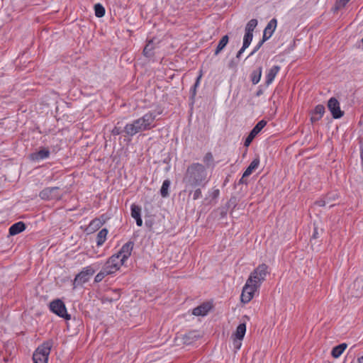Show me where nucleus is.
<instances>
[{"mask_svg": "<svg viewBox=\"0 0 363 363\" xmlns=\"http://www.w3.org/2000/svg\"><path fill=\"white\" fill-rule=\"evenodd\" d=\"M182 182L184 184V191H186L188 189L205 186L208 182L205 166L199 162H194L188 166Z\"/></svg>", "mask_w": 363, "mask_h": 363, "instance_id": "nucleus-1", "label": "nucleus"}, {"mask_svg": "<svg viewBox=\"0 0 363 363\" xmlns=\"http://www.w3.org/2000/svg\"><path fill=\"white\" fill-rule=\"evenodd\" d=\"M161 112L160 111H151L146 113L142 117L133 121L132 123H127L124 126L125 135L133 137L140 132L153 128L155 126L154 122L157 116Z\"/></svg>", "mask_w": 363, "mask_h": 363, "instance_id": "nucleus-2", "label": "nucleus"}, {"mask_svg": "<svg viewBox=\"0 0 363 363\" xmlns=\"http://www.w3.org/2000/svg\"><path fill=\"white\" fill-rule=\"evenodd\" d=\"M52 345V340H48L40 345L33 354L34 363H48V357Z\"/></svg>", "mask_w": 363, "mask_h": 363, "instance_id": "nucleus-3", "label": "nucleus"}, {"mask_svg": "<svg viewBox=\"0 0 363 363\" xmlns=\"http://www.w3.org/2000/svg\"><path fill=\"white\" fill-rule=\"evenodd\" d=\"M268 274V266L261 264L251 272L248 278L249 283H254L255 288H259Z\"/></svg>", "mask_w": 363, "mask_h": 363, "instance_id": "nucleus-4", "label": "nucleus"}, {"mask_svg": "<svg viewBox=\"0 0 363 363\" xmlns=\"http://www.w3.org/2000/svg\"><path fill=\"white\" fill-rule=\"evenodd\" d=\"M94 273L95 270L91 266L84 267L82 272L76 275L73 281L74 288L87 282Z\"/></svg>", "mask_w": 363, "mask_h": 363, "instance_id": "nucleus-5", "label": "nucleus"}, {"mask_svg": "<svg viewBox=\"0 0 363 363\" xmlns=\"http://www.w3.org/2000/svg\"><path fill=\"white\" fill-rule=\"evenodd\" d=\"M50 309L52 313L66 320H69L71 318L67 312L65 303L60 299L52 301L50 303Z\"/></svg>", "mask_w": 363, "mask_h": 363, "instance_id": "nucleus-6", "label": "nucleus"}, {"mask_svg": "<svg viewBox=\"0 0 363 363\" xmlns=\"http://www.w3.org/2000/svg\"><path fill=\"white\" fill-rule=\"evenodd\" d=\"M59 189L57 186L45 188L39 193V196L43 200H60L62 195L59 193Z\"/></svg>", "mask_w": 363, "mask_h": 363, "instance_id": "nucleus-7", "label": "nucleus"}, {"mask_svg": "<svg viewBox=\"0 0 363 363\" xmlns=\"http://www.w3.org/2000/svg\"><path fill=\"white\" fill-rule=\"evenodd\" d=\"M254 283H249L247 279L245 285L244 286L241 294V301L244 303H247L253 298L254 294L259 288H255Z\"/></svg>", "mask_w": 363, "mask_h": 363, "instance_id": "nucleus-8", "label": "nucleus"}, {"mask_svg": "<svg viewBox=\"0 0 363 363\" xmlns=\"http://www.w3.org/2000/svg\"><path fill=\"white\" fill-rule=\"evenodd\" d=\"M327 106L333 118L338 119L343 116L344 111H341L340 102L336 98L331 97L328 100Z\"/></svg>", "mask_w": 363, "mask_h": 363, "instance_id": "nucleus-9", "label": "nucleus"}, {"mask_svg": "<svg viewBox=\"0 0 363 363\" xmlns=\"http://www.w3.org/2000/svg\"><path fill=\"white\" fill-rule=\"evenodd\" d=\"M50 152L48 148L42 147L38 151L31 153L29 155V159L34 162L47 159L50 157Z\"/></svg>", "mask_w": 363, "mask_h": 363, "instance_id": "nucleus-10", "label": "nucleus"}, {"mask_svg": "<svg viewBox=\"0 0 363 363\" xmlns=\"http://www.w3.org/2000/svg\"><path fill=\"white\" fill-rule=\"evenodd\" d=\"M277 25V21L276 18H272L267 25L264 30L262 38L264 40H267L271 38L273 33L274 32Z\"/></svg>", "mask_w": 363, "mask_h": 363, "instance_id": "nucleus-11", "label": "nucleus"}, {"mask_svg": "<svg viewBox=\"0 0 363 363\" xmlns=\"http://www.w3.org/2000/svg\"><path fill=\"white\" fill-rule=\"evenodd\" d=\"M201 334L196 330H191L184 334L182 337L183 342L185 345H191L201 338Z\"/></svg>", "mask_w": 363, "mask_h": 363, "instance_id": "nucleus-12", "label": "nucleus"}, {"mask_svg": "<svg viewBox=\"0 0 363 363\" xmlns=\"http://www.w3.org/2000/svg\"><path fill=\"white\" fill-rule=\"evenodd\" d=\"M325 106L322 104L317 105L315 108L311 112V121L315 123L318 121L325 113Z\"/></svg>", "mask_w": 363, "mask_h": 363, "instance_id": "nucleus-13", "label": "nucleus"}, {"mask_svg": "<svg viewBox=\"0 0 363 363\" xmlns=\"http://www.w3.org/2000/svg\"><path fill=\"white\" fill-rule=\"evenodd\" d=\"M134 242L132 241H128L125 244H124L118 254L122 257L123 259L126 261V259L130 256L131 252L133 249Z\"/></svg>", "mask_w": 363, "mask_h": 363, "instance_id": "nucleus-14", "label": "nucleus"}, {"mask_svg": "<svg viewBox=\"0 0 363 363\" xmlns=\"http://www.w3.org/2000/svg\"><path fill=\"white\" fill-rule=\"evenodd\" d=\"M211 306L209 303H203L200 306L194 308L192 311V314L196 316H204L211 310Z\"/></svg>", "mask_w": 363, "mask_h": 363, "instance_id": "nucleus-15", "label": "nucleus"}, {"mask_svg": "<svg viewBox=\"0 0 363 363\" xmlns=\"http://www.w3.org/2000/svg\"><path fill=\"white\" fill-rule=\"evenodd\" d=\"M130 210L131 216L135 220L137 225L140 227L142 226L143 220L141 218V208L133 203L131 205Z\"/></svg>", "mask_w": 363, "mask_h": 363, "instance_id": "nucleus-16", "label": "nucleus"}, {"mask_svg": "<svg viewBox=\"0 0 363 363\" xmlns=\"http://www.w3.org/2000/svg\"><path fill=\"white\" fill-rule=\"evenodd\" d=\"M281 67L279 65H274L273 66L269 71L267 72L266 74V81L265 84L267 86L270 85L272 82L274 81L276 75L279 72Z\"/></svg>", "mask_w": 363, "mask_h": 363, "instance_id": "nucleus-17", "label": "nucleus"}, {"mask_svg": "<svg viewBox=\"0 0 363 363\" xmlns=\"http://www.w3.org/2000/svg\"><path fill=\"white\" fill-rule=\"evenodd\" d=\"M26 224L23 221L17 222L9 228V235H16L26 230Z\"/></svg>", "mask_w": 363, "mask_h": 363, "instance_id": "nucleus-18", "label": "nucleus"}, {"mask_svg": "<svg viewBox=\"0 0 363 363\" xmlns=\"http://www.w3.org/2000/svg\"><path fill=\"white\" fill-rule=\"evenodd\" d=\"M155 45L153 42V40H148L143 49L144 56H145L146 57H148V58L153 57V55H154L153 50H155Z\"/></svg>", "mask_w": 363, "mask_h": 363, "instance_id": "nucleus-19", "label": "nucleus"}, {"mask_svg": "<svg viewBox=\"0 0 363 363\" xmlns=\"http://www.w3.org/2000/svg\"><path fill=\"white\" fill-rule=\"evenodd\" d=\"M259 164V159L258 157L255 158L244 172L243 177H249L258 167Z\"/></svg>", "mask_w": 363, "mask_h": 363, "instance_id": "nucleus-20", "label": "nucleus"}, {"mask_svg": "<svg viewBox=\"0 0 363 363\" xmlns=\"http://www.w3.org/2000/svg\"><path fill=\"white\" fill-rule=\"evenodd\" d=\"M102 269L105 272H107L108 275L113 274L118 270V269L117 268V264H113L112 260H107L106 262L103 266Z\"/></svg>", "mask_w": 363, "mask_h": 363, "instance_id": "nucleus-21", "label": "nucleus"}, {"mask_svg": "<svg viewBox=\"0 0 363 363\" xmlns=\"http://www.w3.org/2000/svg\"><path fill=\"white\" fill-rule=\"evenodd\" d=\"M347 345L346 343L340 344L335 347H334L331 352V355L334 358H338L347 348Z\"/></svg>", "mask_w": 363, "mask_h": 363, "instance_id": "nucleus-22", "label": "nucleus"}, {"mask_svg": "<svg viewBox=\"0 0 363 363\" xmlns=\"http://www.w3.org/2000/svg\"><path fill=\"white\" fill-rule=\"evenodd\" d=\"M262 72V67H259L251 73L250 78L253 84H257L260 81Z\"/></svg>", "mask_w": 363, "mask_h": 363, "instance_id": "nucleus-23", "label": "nucleus"}, {"mask_svg": "<svg viewBox=\"0 0 363 363\" xmlns=\"http://www.w3.org/2000/svg\"><path fill=\"white\" fill-rule=\"evenodd\" d=\"M228 41L229 38L228 35L223 36L216 47L214 55H218L225 48L228 43Z\"/></svg>", "mask_w": 363, "mask_h": 363, "instance_id": "nucleus-24", "label": "nucleus"}, {"mask_svg": "<svg viewBox=\"0 0 363 363\" xmlns=\"http://www.w3.org/2000/svg\"><path fill=\"white\" fill-rule=\"evenodd\" d=\"M108 234V230L106 228L101 229L97 234L96 236V245L97 246H101L106 240V235Z\"/></svg>", "mask_w": 363, "mask_h": 363, "instance_id": "nucleus-25", "label": "nucleus"}, {"mask_svg": "<svg viewBox=\"0 0 363 363\" xmlns=\"http://www.w3.org/2000/svg\"><path fill=\"white\" fill-rule=\"evenodd\" d=\"M245 332H246V325H245V323H240L237 327L236 332H235V337L238 340L241 341L244 338Z\"/></svg>", "mask_w": 363, "mask_h": 363, "instance_id": "nucleus-26", "label": "nucleus"}, {"mask_svg": "<svg viewBox=\"0 0 363 363\" xmlns=\"http://www.w3.org/2000/svg\"><path fill=\"white\" fill-rule=\"evenodd\" d=\"M171 182L169 179H165L160 189V194L163 198H166L169 196V189L170 186Z\"/></svg>", "mask_w": 363, "mask_h": 363, "instance_id": "nucleus-27", "label": "nucleus"}, {"mask_svg": "<svg viewBox=\"0 0 363 363\" xmlns=\"http://www.w3.org/2000/svg\"><path fill=\"white\" fill-rule=\"evenodd\" d=\"M108 260H112L113 264H117V268L119 269L120 267L124 264L125 260L122 258L118 253L112 255Z\"/></svg>", "mask_w": 363, "mask_h": 363, "instance_id": "nucleus-28", "label": "nucleus"}, {"mask_svg": "<svg viewBox=\"0 0 363 363\" xmlns=\"http://www.w3.org/2000/svg\"><path fill=\"white\" fill-rule=\"evenodd\" d=\"M186 192H189V196L192 195V199L194 200H197L202 196V193L200 188H197L195 190H194V189H188Z\"/></svg>", "mask_w": 363, "mask_h": 363, "instance_id": "nucleus-29", "label": "nucleus"}, {"mask_svg": "<svg viewBox=\"0 0 363 363\" xmlns=\"http://www.w3.org/2000/svg\"><path fill=\"white\" fill-rule=\"evenodd\" d=\"M235 201H236V199L235 197H232L228 202V206L226 207H223V208H221L219 209L220 215L221 218H224L226 216L227 212H228V208L230 207V205L233 204L235 206Z\"/></svg>", "mask_w": 363, "mask_h": 363, "instance_id": "nucleus-30", "label": "nucleus"}, {"mask_svg": "<svg viewBox=\"0 0 363 363\" xmlns=\"http://www.w3.org/2000/svg\"><path fill=\"white\" fill-rule=\"evenodd\" d=\"M257 19H251L245 26V32H249L253 33V30L257 26Z\"/></svg>", "mask_w": 363, "mask_h": 363, "instance_id": "nucleus-31", "label": "nucleus"}, {"mask_svg": "<svg viewBox=\"0 0 363 363\" xmlns=\"http://www.w3.org/2000/svg\"><path fill=\"white\" fill-rule=\"evenodd\" d=\"M252 38H253V33H249V32H245L244 38H243L242 46L247 48L250 45V43L252 40Z\"/></svg>", "mask_w": 363, "mask_h": 363, "instance_id": "nucleus-32", "label": "nucleus"}, {"mask_svg": "<svg viewBox=\"0 0 363 363\" xmlns=\"http://www.w3.org/2000/svg\"><path fill=\"white\" fill-rule=\"evenodd\" d=\"M94 11L96 16L101 18L105 15V9L101 4H96L94 6Z\"/></svg>", "mask_w": 363, "mask_h": 363, "instance_id": "nucleus-33", "label": "nucleus"}, {"mask_svg": "<svg viewBox=\"0 0 363 363\" xmlns=\"http://www.w3.org/2000/svg\"><path fill=\"white\" fill-rule=\"evenodd\" d=\"M111 292L113 294V296H108V295H106L104 297V299H105L106 301L113 302L114 301L118 300V298L120 297L119 290H117V289L112 290Z\"/></svg>", "mask_w": 363, "mask_h": 363, "instance_id": "nucleus-34", "label": "nucleus"}, {"mask_svg": "<svg viewBox=\"0 0 363 363\" xmlns=\"http://www.w3.org/2000/svg\"><path fill=\"white\" fill-rule=\"evenodd\" d=\"M267 125V121L264 120L259 121L255 126L252 129L255 133H256L257 135L259 133V132L264 128V126Z\"/></svg>", "mask_w": 363, "mask_h": 363, "instance_id": "nucleus-35", "label": "nucleus"}, {"mask_svg": "<svg viewBox=\"0 0 363 363\" xmlns=\"http://www.w3.org/2000/svg\"><path fill=\"white\" fill-rule=\"evenodd\" d=\"M104 221H101L100 219H94L90 223L89 228L91 229L92 230H95L99 228L104 224Z\"/></svg>", "mask_w": 363, "mask_h": 363, "instance_id": "nucleus-36", "label": "nucleus"}, {"mask_svg": "<svg viewBox=\"0 0 363 363\" xmlns=\"http://www.w3.org/2000/svg\"><path fill=\"white\" fill-rule=\"evenodd\" d=\"M201 77H202V74L201 73L196 78V80L194 86L191 89V94L192 99H194L196 94V88L199 86V85L200 84V80H201Z\"/></svg>", "mask_w": 363, "mask_h": 363, "instance_id": "nucleus-37", "label": "nucleus"}, {"mask_svg": "<svg viewBox=\"0 0 363 363\" xmlns=\"http://www.w3.org/2000/svg\"><path fill=\"white\" fill-rule=\"evenodd\" d=\"M107 275V272H105L103 269H101V271L96 275L94 278V281L96 283H99L101 281L104 279V278Z\"/></svg>", "mask_w": 363, "mask_h": 363, "instance_id": "nucleus-38", "label": "nucleus"}, {"mask_svg": "<svg viewBox=\"0 0 363 363\" xmlns=\"http://www.w3.org/2000/svg\"><path fill=\"white\" fill-rule=\"evenodd\" d=\"M350 0H339L336 2L335 5V10H339L344 8Z\"/></svg>", "mask_w": 363, "mask_h": 363, "instance_id": "nucleus-39", "label": "nucleus"}, {"mask_svg": "<svg viewBox=\"0 0 363 363\" xmlns=\"http://www.w3.org/2000/svg\"><path fill=\"white\" fill-rule=\"evenodd\" d=\"M213 161V157L211 152H207L204 157H203V162L206 164V166L208 167L209 163L212 162Z\"/></svg>", "mask_w": 363, "mask_h": 363, "instance_id": "nucleus-40", "label": "nucleus"}, {"mask_svg": "<svg viewBox=\"0 0 363 363\" xmlns=\"http://www.w3.org/2000/svg\"><path fill=\"white\" fill-rule=\"evenodd\" d=\"M117 125H119V123H118ZM122 133H124V128H122L121 126L116 125L115 126L113 130H111V133L113 135H118L121 134Z\"/></svg>", "mask_w": 363, "mask_h": 363, "instance_id": "nucleus-41", "label": "nucleus"}, {"mask_svg": "<svg viewBox=\"0 0 363 363\" xmlns=\"http://www.w3.org/2000/svg\"><path fill=\"white\" fill-rule=\"evenodd\" d=\"M266 40H264V39L262 38V40H260L259 42V43L255 47V48L253 49V50L250 52V54L248 55L247 57L253 55L255 53H256L259 49L262 47V45H263V43L265 42Z\"/></svg>", "mask_w": 363, "mask_h": 363, "instance_id": "nucleus-42", "label": "nucleus"}, {"mask_svg": "<svg viewBox=\"0 0 363 363\" xmlns=\"http://www.w3.org/2000/svg\"><path fill=\"white\" fill-rule=\"evenodd\" d=\"M238 61L237 59H233L228 64V67L230 69H235L238 66Z\"/></svg>", "mask_w": 363, "mask_h": 363, "instance_id": "nucleus-43", "label": "nucleus"}, {"mask_svg": "<svg viewBox=\"0 0 363 363\" xmlns=\"http://www.w3.org/2000/svg\"><path fill=\"white\" fill-rule=\"evenodd\" d=\"M247 48H245L244 46H242V48L240 49V50L237 52V55H236V57H235V59H237L238 60H239L241 55L243 53V52L246 50Z\"/></svg>", "mask_w": 363, "mask_h": 363, "instance_id": "nucleus-44", "label": "nucleus"}, {"mask_svg": "<svg viewBox=\"0 0 363 363\" xmlns=\"http://www.w3.org/2000/svg\"><path fill=\"white\" fill-rule=\"evenodd\" d=\"M254 139L250 138V136L247 135V137L245 138V143H244V145L245 147H248L251 143L252 142Z\"/></svg>", "mask_w": 363, "mask_h": 363, "instance_id": "nucleus-45", "label": "nucleus"}, {"mask_svg": "<svg viewBox=\"0 0 363 363\" xmlns=\"http://www.w3.org/2000/svg\"><path fill=\"white\" fill-rule=\"evenodd\" d=\"M315 204L319 206H324L325 205V200L320 199V200L317 201L315 202Z\"/></svg>", "mask_w": 363, "mask_h": 363, "instance_id": "nucleus-46", "label": "nucleus"}, {"mask_svg": "<svg viewBox=\"0 0 363 363\" xmlns=\"http://www.w3.org/2000/svg\"><path fill=\"white\" fill-rule=\"evenodd\" d=\"M263 94V89L261 88V86L259 87L258 90L257 91L255 96H259Z\"/></svg>", "mask_w": 363, "mask_h": 363, "instance_id": "nucleus-47", "label": "nucleus"}, {"mask_svg": "<svg viewBox=\"0 0 363 363\" xmlns=\"http://www.w3.org/2000/svg\"><path fill=\"white\" fill-rule=\"evenodd\" d=\"M246 177H243V175L242 176L241 179H240L239 181V184H247V182L245 179Z\"/></svg>", "mask_w": 363, "mask_h": 363, "instance_id": "nucleus-48", "label": "nucleus"}, {"mask_svg": "<svg viewBox=\"0 0 363 363\" xmlns=\"http://www.w3.org/2000/svg\"><path fill=\"white\" fill-rule=\"evenodd\" d=\"M248 135L250 136V138L254 139L257 135V134L256 133H255L253 130H251Z\"/></svg>", "mask_w": 363, "mask_h": 363, "instance_id": "nucleus-49", "label": "nucleus"}, {"mask_svg": "<svg viewBox=\"0 0 363 363\" xmlns=\"http://www.w3.org/2000/svg\"><path fill=\"white\" fill-rule=\"evenodd\" d=\"M234 344L235 345V347L236 349H239L241 346V342H238L237 341H235Z\"/></svg>", "mask_w": 363, "mask_h": 363, "instance_id": "nucleus-50", "label": "nucleus"}, {"mask_svg": "<svg viewBox=\"0 0 363 363\" xmlns=\"http://www.w3.org/2000/svg\"><path fill=\"white\" fill-rule=\"evenodd\" d=\"M219 195V190L218 189H216L214 191H213V197H217Z\"/></svg>", "mask_w": 363, "mask_h": 363, "instance_id": "nucleus-51", "label": "nucleus"}, {"mask_svg": "<svg viewBox=\"0 0 363 363\" xmlns=\"http://www.w3.org/2000/svg\"><path fill=\"white\" fill-rule=\"evenodd\" d=\"M357 363H363V356H361L357 358Z\"/></svg>", "mask_w": 363, "mask_h": 363, "instance_id": "nucleus-52", "label": "nucleus"}, {"mask_svg": "<svg viewBox=\"0 0 363 363\" xmlns=\"http://www.w3.org/2000/svg\"><path fill=\"white\" fill-rule=\"evenodd\" d=\"M360 157H361V160H362V164H363V150L361 151Z\"/></svg>", "mask_w": 363, "mask_h": 363, "instance_id": "nucleus-53", "label": "nucleus"}, {"mask_svg": "<svg viewBox=\"0 0 363 363\" xmlns=\"http://www.w3.org/2000/svg\"><path fill=\"white\" fill-rule=\"evenodd\" d=\"M4 362H8L9 360V357L4 358Z\"/></svg>", "mask_w": 363, "mask_h": 363, "instance_id": "nucleus-54", "label": "nucleus"}, {"mask_svg": "<svg viewBox=\"0 0 363 363\" xmlns=\"http://www.w3.org/2000/svg\"><path fill=\"white\" fill-rule=\"evenodd\" d=\"M315 236H316V234H315V233H314V235H313V238H316Z\"/></svg>", "mask_w": 363, "mask_h": 363, "instance_id": "nucleus-55", "label": "nucleus"}]
</instances>
